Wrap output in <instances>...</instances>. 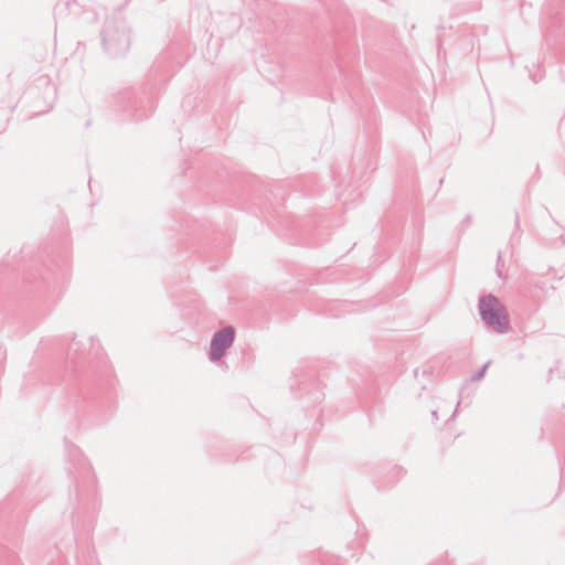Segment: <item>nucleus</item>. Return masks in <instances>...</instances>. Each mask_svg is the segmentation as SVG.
<instances>
[{"mask_svg":"<svg viewBox=\"0 0 565 565\" xmlns=\"http://www.w3.org/2000/svg\"><path fill=\"white\" fill-rule=\"evenodd\" d=\"M482 319L492 328L502 331L508 327V316L503 306L493 296H487L480 301Z\"/></svg>","mask_w":565,"mask_h":565,"instance_id":"nucleus-1","label":"nucleus"},{"mask_svg":"<svg viewBox=\"0 0 565 565\" xmlns=\"http://www.w3.org/2000/svg\"><path fill=\"white\" fill-rule=\"evenodd\" d=\"M234 340V329L227 327L217 332L211 343V356L213 360H218L223 356L225 350L231 347Z\"/></svg>","mask_w":565,"mask_h":565,"instance_id":"nucleus-2","label":"nucleus"}]
</instances>
